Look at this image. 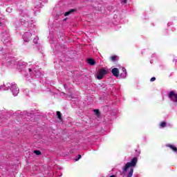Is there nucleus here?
Here are the masks:
<instances>
[{"instance_id":"f257e3e1","label":"nucleus","mask_w":177,"mask_h":177,"mask_svg":"<svg viewBox=\"0 0 177 177\" xmlns=\"http://www.w3.org/2000/svg\"><path fill=\"white\" fill-rule=\"evenodd\" d=\"M107 74V71L105 69H100L98 74L97 75V80H103V77Z\"/></svg>"},{"instance_id":"f03ea898","label":"nucleus","mask_w":177,"mask_h":177,"mask_svg":"<svg viewBox=\"0 0 177 177\" xmlns=\"http://www.w3.org/2000/svg\"><path fill=\"white\" fill-rule=\"evenodd\" d=\"M169 97L172 100V102H174V103L177 102V94L175 93V91H171L169 93Z\"/></svg>"},{"instance_id":"7ed1b4c3","label":"nucleus","mask_w":177,"mask_h":177,"mask_svg":"<svg viewBox=\"0 0 177 177\" xmlns=\"http://www.w3.org/2000/svg\"><path fill=\"white\" fill-rule=\"evenodd\" d=\"M11 91L14 96H17L19 93V87H17L16 86L13 85L11 86Z\"/></svg>"},{"instance_id":"20e7f679","label":"nucleus","mask_w":177,"mask_h":177,"mask_svg":"<svg viewBox=\"0 0 177 177\" xmlns=\"http://www.w3.org/2000/svg\"><path fill=\"white\" fill-rule=\"evenodd\" d=\"M111 73L114 77H120V70L117 68H113Z\"/></svg>"},{"instance_id":"39448f33","label":"nucleus","mask_w":177,"mask_h":177,"mask_svg":"<svg viewBox=\"0 0 177 177\" xmlns=\"http://www.w3.org/2000/svg\"><path fill=\"white\" fill-rule=\"evenodd\" d=\"M166 147H169V149H171L172 151H174V153H177V147L175 145H171V144H167Z\"/></svg>"},{"instance_id":"423d86ee","label":"nucleus","mask_w":177,"mask_h":177,"mask_svg":"<svg viewBox=\"0 0 177 177\" xmlns=\"http://www.w3.org/2000/svg\"><path fill=\"white\" fill-rule=\"evenodd\" d=\"M87 62H88V64H90L91 66H95V63H96V62L94 61V59H92V58H88V59H87Z\"/></svg>"},{"instance_id":"0eeeda50","label":"nucleus","mask_w":177,"mask_h":177,"mask_svg":"<svg viewBox=\"0 0 177 177\" xmlns=\"http://www.w3.org/2000/svg\"><path fill=\"white\" fill-rule=\"evenodd\" d=\"M110 60L111 62H117V60H118V56L117 55L111 56Z\"/></svg>"},{"instance_id":"6e6552de","label":"nucleus","mask_w":177,"mask_h":177,"mask_svg":"<svg viewBox=\"0 0 177 177\" xmlns=\"http://www.w3.org/2000/svg\"><path fill=\"white\" fill-rule=\"evenodd\" d=\"M73 12H75V9H71L69 11L64 13V16H69V15H71Z\"/></svg>"},{"instance_id":"1a4fd4ad","label":"nucleus","mask_w":177,"mask_h":177,"mask_svg":"<svg viewBox=\"0 0 177 177\" xmlns=\"http://www.w3.org/2000/svg\"><path fill=\"white\" fill-rule=\"evenodd\" d=\"M160 127H161V128H165V127H167V122H161L160 124Z\"/></svg>"},{"instance_id":"9d476101","label":"nucleus","mask_w":177,"mask_h":177,"mask_svg":"<svg viewBox=\"0 0 177 177\" xmlns=\"http://www.w3.org/2000/svg\"><path fill=\"white\" fill-rule=\"evenodd\" d=\"M57 117L58 118V120H62V113H60V111H57Z\"/></svg>"},{"instance_id":"9b49d317","label":"nucleus","mask_w":177,"mask_h":177,"mask_svg":"<svg viewBox=\"0 0 177 177\" xmlns=\"http://www.w3.org/2000/svg\"><path fill=\"white\" fill-rule=\"evenodd\" d=\"M94 113H95V115H97V117L100 115V111H99V109H95Z\"/></svg>"},{"instance_id":"f8f14e48","label":"nucleus","mask_w":177,"mask_h":177,"mask_svg":"<svg viewBox=\"0 0 177 177\" xmlns=\"http://www.w3.org/2000/svg\"><path fill=\"white\" fill-rule=\"evenodd\" d=\"M33 153H35V154H36L37 156H41V151H38V150H35Z\"/></svg>"},{"instance_id":"ddd939ff","label":"nucleus","mask_w":177,"mask_h":177,"mask_svg":"<svg viewBox=\"0 0 177 177\" xmlns=\"http://www.w3.org/2000/svg\"><path fill=\"white\" fill-rule=\"evenodd\" d=\"M81 155L80 154H79L78 156H77V158L75 159V161H78L80 158H81Z\"/></svg>"},{"instance_id":"4468645a","label":"nucleus","mask_w":177,"mask_h":177,"mask_svg":"<svg viewBox=\"0 0 177 177\" xmlns=\"http://www.w3.org/2000/svg\"><path fill=\"white\" fill-rule=\"evenodd\" d=\"M155 80H156V77H151V80H150L151 82H154Z\"/></svg>"},{"instance_id":"2eb2a0df","label":"nucleus","mask_w":177,"mask_h":177,"mask_svg":"<svg viewBox=\"0 0 177 177\" xmlns=\"http://www.w3.org/2000/svg\"><path fill=\"white\" fill-rule=\"evenodd\" d=\"M122 3H123V5L125 4V3H127V0H123V1H122Z\"/></svg>"},{"instance_id":"dca6fc26","label":"nucleus","mask_w":177,"mask_h":177,"mask_svg":"<svg viewBox=\"0 0 177 177\" xmlns=\"http://www.w3.org/2000/svg\"><path fill=\"white\" fill-rule=\"evenodd\" d=\"M28 71H29L30 73H31V71H32V69L31 68H28Z\"/></svg>"}]
</instances>
